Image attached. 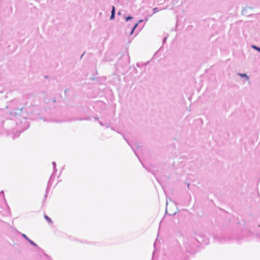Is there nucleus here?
<instances>
[{"instance_id":"nucleus-7","label":"nucleus","mask_w":260,"mask_h":260,"mask_svg":"<svg viewBox=\"0 0 260 260\" xmlns=\"http://www.w3.org/2000/svg\"><path fill=\"white\" fill-rule=\"evenodd\" d=\"M23 237L25 238H27L26 236L25 235H23Z\"/></svg>"},{"instance_id":"nucleus-2","label":"nucleus","mask_w":260,"mask_h":260,"mask_svg":"<svg viewBox=\"0 0 260 260\" xmlns=\"http://www.w3.org/2000/svg\"><path fill=\"white\" fill-rule=\"evenodd\" d=\"M44 217L48 223H52V220L48 216H47V215H44Z\"/></svg>"},{"instance_id":"nucleus-5","label":"nucleus","mask_w":260,"mask_h":260,"mask_svg":"<svg viewBox=\"0 0 260 260\" xmlns=\"http://www.w3.org/2000/svg\"><path fill=\"white\" fill-rule=\"evenodd\" d=\"M132 18H133V17H132L128 16V17H126V18H125V20H126V21H128L129 20L132 19Z\"/></svg>"},{"instance_id":"nucleus-10","label":"nucleus","mask_w":260,"mask_h":260,"mask_svg":"<svg viewBox=\"0 0 260 260\" xmlns=\"http://www.w3.org/2000/svg\"><path fill=\"white\" fill-rule=\"evenodd\" d=\"M257 49L260 51V48H257Z\"/></svg>"},{"instance_id":"nucleus-8","label":"nucleus","mask_w":260,"mask_h":260,"mask_svg":"<svg viewBox=\"0 0 260 260\" xmlns=\"http://www.w3.org/2000/svg\"><path fill=\"white\" fill-rule=\"evenodd\" d=\"M142 21H143L142 20H140L139 21V23H140V22H142Z\"/></svg>"},{"instance_id":"nucleus-3","label":"nucleus","mask_w":260,"mask_h":260,"mask_svg":"<svg viewBox=\"0 0 260 260\" xmlns=\"http://www.w3.org/2000/svg\"><path fill=\"white\" fill-rule=\"evenodd\" d=\"M239 75L241 76V77H245L247 79V80H249V78L248 76L245 74H239Z\"/></svg>"},{"instance_id":"nucleus-9","label":"nucleus","mask_w":260,"mask_h":260,"mask_svg":"<svg viewBox=\"0 0 260 260\" xmlns=\"http://www.w3.org/2000/svg\"><path fill=\"white\" fill-rule=\"evenodd\" d=\"M171 213H172V212H170V214H171ZM172 213H173V214H174V213H175V212H172Z\"/></svg>"},{"instance_id":"nucleus-6","label":"nucleus","mask_w":260,"mask_h":260,"mask_svg":"<svg viewBox=\"0 0 260 260\" xmlns=\"http://www.w3.org/2000/svg\"><path fill=\"white\" fill-rule=\"evenodd\" d=\"M170 206L168 204L167 205V207H166V210H167V212H169L170 211Z\"/></svg>"},{"instance_id":"nucleus-1","label":"nucleus","mask_w":260,"mask_h":260,"mask_svg":"<svg viewBox=\"0 0 260 260\" xmlns=\"http://www.w3.org/2000/svg\"><path fill=\"white\" fill-rule=\"evenodd\" d=\"M115 7L113 6L112 7V11H111V18H110L111 19H113L114 18V17H115Z\"/></svg>"},{"instance_id":"nucleus-4","label":"nucleus","mask_w":260,"mask_h":260,"mask_svg":"<svg viewBox=\"0 0 260 260\" xmlns=\"http://www.w3.org/2000/svg\"><path fill=\"white\" fill-rule=\"evenodd\" d=\"M138 23H136V24L135 25L134 27H133V29L132 30V31H131V33H130V34H131V35L133 34V32H134V31L135 29V28L138 26Z\"/></svg>"}]
</instances>
